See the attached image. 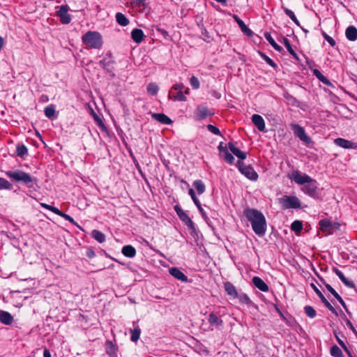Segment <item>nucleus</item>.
<instances>
[{"label": "nucleus", "instance_id": "48", "mask_svg": "<svg viewBox=\"0 0 357 357\" xmlns=\"http://www.w3.org/2000/svg\"><path fill=\"white\" fill-rule=\"evenodd\" d=\"M321 282L327 289V290L335 298L337 296H338V294L337 291L328 283H326L325 281L321 280Z\"/></svg>", "mask_w": 357, "mask_h": 357}, {"label": "nucleus", "instance_id": "58", "mask_svg": "<svg viewBox=\"0 0 357 357\" xmlns=\"http://www.w3.org/2000/svg\"><path fill=\"white\" fill-rule=\"evenodd\" d=\"M344 321L346 322L347 326L351 329L355 334H357V331L354 328L353 324L344 316Z\"/></svg>", "mask_w": 357, "mask_h": 357}, {"label": "nucleus", "instance_id": "50", "mask_svg": "<svg viewBox=\"0 0 357 357\" xmlns=\"http://www.w3.org/2000/svg\"><path fill=\"white\" fill-rule=\"evenodd\" d=\"M224 159L229 164H233L234 161V156L228 151L224 153Z\"/></svg>", "mask_w": 357, "mask_h": 357}, {"label": "nucleus", "instance_id": "62", "mask_svg": "<svg viewBox=\"0 0 357 357\" xmlns=\"http://www.w3.org/2000/svg\"><path fill=\"white\" fill-rule=\"evenodd\" d=\"M343 283L347 287H349V288H354L355 287L354 282L352 280H349L348 278H346V280H344Z\"/></svg>", "mask_w": 357, "mask_h": 357}, {"label": "nucleus", "instance_id": "12", "mask_svg": "<svg viewBox=\"0 0 357 357\" xmlns=\"http://www.w3.org/2000/svg\"><path fill=\"white\" fill-rule=\"evenodd\" d=\"M252 121L259 131H265V121L259 114H253L252 116Z\"/></svg>", "mask_w": 357, "mask_h": 357}, {"label": "nucleus", "instance_id": "19", "mask_svg": "<svg viewBox=\"0 0 357 357\" xmlns=\"http://www.w3.org/2000/svg\"><path fill=\"white\" fill-rule=\"evenodd\" d=\"M334 143L337 146L344 149H354L356 147L355 144L354 142L343 138L335 139L334 140Z\"/></svg>", "mask_w": 357, "mask_h": 357}, {"label": "nucleus", "instance_id": "46", "mask_svg": "<svg viewBox=\"0 0 357 357\" xmlns=\"http://www.w3.org/2000/svg\"><path fill=\"white\" fill-rule=\"evenodd\" d=\"M261 57L264 59V60L271 66L273 67V68H276L277 67V65L276 63L271 59L269 58L268 56H266L265 54L264 53H260Z\"/></svg>", "mask_w": 357, "mask_h": 357}, {"label": "nucleus", "instance_id": "7", "mask_svg": "<svg viewBox=\"0 0 357 357\" xmlns=\"http://www.w3.org/2000/svg\"><path fill=\"white\" fill-rule=\"evenodd\" d=\"M214 114L207 107L198 105L194 112V119L202 121Z\"/></svg>", "mask_w": 357, "mask_h": 357}, {"label": "nucleus", "instance_id": "6", "mask_svg": "<svg viewBox=\"0 0 357 357\" xmlns=\"http://www.w3.org/2000/svg\"><path fill=\"white\" fill-rule=\"evenodd\" d=\"M318 183L316 180L310 178L302 188L303 192L311 197L317 196Z\"/></svg>", "mask_w": 357, "mask_h": 357}, {"label": "nucleus", "instance_id": "13", "mask_svg": "<svg viewBox=\"0 0 357 357\" xmlns=\"http://www.w3.org/2000/svg\"><path fill=\"white\" fill-rule=\"evenodd\" d=\"M169 272L172 276L181 282L188 281V277L176 267L170 268Z\"/></svg>", "mask_w": 357, "mask_h": 357}, {"label": "nucleus", "instance_id": "64", "mask_svg": "<svg viewBox=\"0 0 357 357\" xmlns=\"http://www.w3.org/2000/svg\"><path fill=\"white\" fill-rule=\"evenodd\" d=\"M333 271L338 276L340 280L344 277L343 273L336 267L333 268Z\"/></svg>", "mask_w": 357, "mask_h": 357}, {"label": "nucleus", "instance_id": "34", "mask_svg": "<svg viewBox=\"0 0 357 357\" xmlns=\"http://www.w3.org/2000/svg\"><path fill=\"white\" fill-rule=\"evenodd\" d=\"M331 355L333 357H344L343 353L339 347L333 345L331 348Z\"/></svg>", "mask_w": 357, "mask_h": 357}, {"label": "nucleus", "instance_id": "24", "mask_svg": "<svg viewBox=\"0 0 357 357\" xmlns=\"http://www.w3.org/2000/svg\"><path fill=\"white\" fill-rule=\"evenodd\" d=\"M106 353L109 357H117V347L112 341L106 342Z\"/></svg>", "mask_w": 357, "mask_h": 357}, {"label": "nucleus", "instance_id": "40", "mask_svg": "<svg viewBox=\"0 0 357 357\" xmlns=\"http://www.w3.org/2000/svg\"><path fill=\"white\" fill-rule=\"evenodd\" d=\"M13 185L3 178H0V189L11 190Z\"/></svg>", "mask_w": 357, "mask_h": 357}, {"label": "nucleus", "instance_id": "32", "mask_svg": "<svg viewBox=\"0 0 357 357\" xmlns=\"http://www.w3.org/2000/svg\"><path fill=\"white\" fill-rule=\"evenodd\" d=\"M92 237L96 239L98 243H103L105 241V234L96 229H94L91 232Z\"/></svg>", "mask_w": 357, "mask_h": 357}, {"label": "nucleus", "instance_id": "21", "mask_svg": "<svg viewBox=\"0 0 357 357\" xmlns=\"http://www.w3.org/2000/svg\"><path fill=\"white\" fill-rule=\"evenodd\" d=\"M228 147L229 150L231 151V153L234 154L240 160H242L246 158L247 153L237 149L231 142H229L228 144Z\"/></svg>", "mask_w": 357, "mask_h": 357}, {"label": "nucleus", "instance_id": "28", "mask_svg": "<svg viewBox=\"0 0 357 357\" xmlns=\"http://www.w3.org/2000/svg\"><path fill=\"white\" fill-rule=\"evenodd\" d=\"M282 43L287 48L289 53L297 61H300L299 57L298 54L295 52L294 49L292 48V46L290 43V41L285 37L282 38Z\"/></svg>", "mask_w": 357, "mask_h": 357}, {"label": "nucleus", "instance_id": "3", "mask_svg": "<svg viewBox=\"0 0 357 357\" xmlns=\"http://www.w3.org/2000/svg\"><path fill=\"white\" fill-rule=\"evenodd\" d=\"M82 43L91 49H100L103 44L102 37L98 31H89L82 37Z\"/></svg>", "mask_w": 357, "mask_h": 357}, {"label": "nucleus", "instance_id": "15", "mask_svg": "<svg viewBox=\"0 0 357 357\" xmlns=\"http://www.w3.org/2000/svg\"><path fill=\"white\" fill-rule=\"evenodd\" d=\"M234 18L239 27L241 28V31L246 35L247 36L252 37L254 34L253 31L250 29L246 24L244 23L243 20H241L237 15H234Z\"/></svg>", "mask_w": 357, "mask_h": 357}, {"label": "nucleus", "instance_id": "8", "mask_svg": "<svg viewBox=\"0 0 357 357\" xmlns=\"http://www.w3.org/2000/svg\"><path fill=\"white\" fill-rule=\"evenodd\" d=\"M291 128L296 137H298L302 142L308 144L312 140L311 138L306 135L305 129L298 124H291Z\"/></svg>", "mask_w": 357, "mask_h": 357}, {"label": "nucleus", "instance_id": "14", "mask_svg": "<svg viewBox=\"0 0 357 357\" xmlns=\"http://www.w3.org/2000/svg\"><path fill=\"white\" fill-rule=\"evenodd\" d=\"M151 117L160 122V123L162 124H164V125H170L172 123V121L170 119L169 117H168L167 115H165V114H162V113H152L151 114Z\"/></svg>", "mask_w": 357, "mask_h": 357}, {"label": "nucleus", "instance_id": "55", "mask_svg": "<svg viewBox=\"0 0 357 357\" xmlns=\"http://www.w3.org/2000/svg\"><path fill=\"white\" fill-rule=\"evenodd\" d=\"M94 121L96 122L97 125L100 128H105V125L100 116H98L96 113L93 112Z\"/></svg>", "mask_w": 357, "mask_h": 357}, {"label": "nucleus", "instance_id": "61", "mask_svg": "<svg viewBox=\"0 0 357 357\" xmlns=\"http://www.w3.org/2000/svg\"><path fill=\"white\" fill-rule=\"evenodd\" d=\"M174 209L176 211L178 218H180L181 216L185 213V212H184L178 205H175L174 206Z\"/></svg>", "mask_w": 357, "mask_h": 357}, {"label": "nucleus", "instance_id": "11", "mask_svg": "<svg viewBox=\"0 0 357 357\" xmlns=\"http://www.w3.org/2000/svg\"><path fill=\"white\" fill-rule=\"evenodd\" d=\"M114 61L111 56V54H106V56L100 61V66L108 73H113L114 70Z\"/></svg>", "mask_w": 357, "mask_h": 357}, {"label": "nucleus", "instance_id": "43", "mask_svg": "<svg viewBox=\"0 0 357 357\" xmlns=\"http://www.w3.org/2000/svg\"><path fill=\"white\" fill-rule=\"evenodd\" d=\"M321 301L333 314L337 315L336 310L332 306V305L328 301V300L326 298H323L322 300Z\"/></svg>", "mask_w": 357, "mask_h": 357}, {"label": "nucleus", "instance_id": "45", "mask_svg": "<svg viewBox=\"0 0 357 357\" xmlns=\"http://www.w3.org/2000/svg\"><path fill=\"white\" fill-rule=\"evenodd\" d=\"M132 4L135 7L145 8L146 7V0H132Z\"/></svg>", "mask_w": 357, "mask_h": 357}, {"label": "nucleus", "instance_id": "30", "mask_svg": "<svg viewBox=\"0 0 357 357\" xmlns=\"http://www.w3.org/2000/svg\"><path fill=\"white\" fill-rule=\"evenodd\" d=\"M116 20L119 25L123 26H127L130 22L126 15L121 13H117L116 14Z\"/></svg>", "mask_w": 357, "mask_h": 357}, {"label": "nucleus", "instance_id": "38", "mask_svg": "<svg viewBox=\"0 0 357 357\" xmlns=\"http://www.w3.org/2000/svg\"><path fill=\"white\" fill-rule=\"evenodd\" d=\"M304 312L306 314V315L311 319L314 318L317 315L316 310L314 309L313 307L310 305L305 306Z\"/></svg>", "mask_w": 357, "mask_h": 357}, {"label": "nucleus", "instance_id": "51", "mask_svg": "<svg viewBox=\"0 0 357 357\" xmlns=\"http://www.w3.org/2000/svg\"><path fill=\"white\" fill-rule=\"evenodd\" d=\"M201 33L202 39L208 42V39L210 38V36L206 29L204 26L201 27Z\"/></svg>", "mask_w": 357, "mask_h": 357}, {"label": "nucleus", "instance_id": "52", "mask_svg": "<svg viewBox=\"0 0 357 357\" xmlns=\"http://www.w3.org/2000/svg\"><path fill=\"white\" fill-rule=\"evenodd\" d=\"M207 129L208 131H210L211 132H212L214 135H220V130H219V128H218L217 127H215L211 124H208L207 126Z\"/></svg>", "mask_w": 357, "mask_h": 357}, {"label": "nucleus", "instance_id": "63", "mask_svg": "<svg viewBox=\"0 0 357 357\" xmlns=\"http://www.w3.org/2000/svg\"><path fill=\"white\" fill-rule=\"evenodd\" d=\"M333 271L338 276L340 280L344 277L343 273L336 267L333 268Z\"/></svg>", "mask_w": 357, "mask_h": 357}, {"label": "nucleus", "instance_id": "5", "mask_svg": "<svg viewBox=\"0 0 357 357\" xmlns=\"http://www.w3.org/2000/svg\"><path fill=\"white\" fill-rule=\"evenodd\" d=\"M236 167L239 172L248 179L254 181L257 180L258 174L251 165H245L243 161L238 160Z\"/></svg>", "mask_w": 357, "mask_h": 357}, {"label": "nucleus", "instance_id": "35", "mask_svg": "<svg viewBox=\"0 0 357 357\" xmlns=\"http://www.w3.org/2000/svg\"><path fill=\"white\" fill-rule=\"evenodd\" d=\"M282 9L284 10V12L285 13V14L295 23L297 25L299 24V21L298 20V19L296 18L294 13L288 9L287 8H285L284 6H282Z\"/></svg>", "mask_w": 357, "mask_h": 357}, {"label": "nucleus", "instance_id": "18", "mask_svg": "<svg viewBox=\"0 0 357 357\" xmlns=\"http://www.w3.org/2000/svg\"><path fill=\"white\" fill-rule=\"evenodd\" d=\"M252 281L254 285L260 291L263 292H267L268 291L269 288L268 284L260 278L255 276L252 278Z\"/></svg>", "mask_w": 357, "mask_h": 357}, {"label": "nucleus", "instance_id": "10", "mask_svg": "<svg viewBox=\"0 0 357 357\" xmlns=\"http://www.w3.org/2000/svg\"><path fill=\"white\" fill-rule=\"evenodd\" d=\"M291 178L294 180L297 184L304 185L312 178L307 174H303L301 172L296 170L292 172Z\"/></svg>", "mask_w": 357, "mask_h": 357}, {"label": "nucleus", "instance_id": "31", "mask_svg": "<svg viewBox=\"0 0 357 357\" xmlns=\"http://www.w3.org/2000/svg\"><path fill=\"white\" fill-rule=\"evenodd\" d=\"M192 185L199 195H202L205 192L206 187L202 181L196 180L193 182Z\"/></svg>", "mask_w": 357, "mask_h": 357}, {"label": "nucleus", "instance_id": "37", "mask_svg": "<svg viewBox=\"0 0 357 357\" xmlns=\"http://www.w3.org/2000/svg\"><path fill=\"white\" fill-rule=\"evenodd\" d=\"M28 153V149L24 144L18 145L16 149V154L17 156L23 158Z\"/></svg>", "mask_w": 357, "mask_h": 357}, {"label": "nucleus", "instance_id": "25", "mask_svg": "<svg viewBox=\"0 0 357 357\" xmlns=\"http://www.w3.org/2000/svg\"><path fill=\"white\" fill-rule=\"evenodd\" d=\"M122 254L129 258H132L136 255L135 248L130 245H124L121 250Z\"/></svg>", "mask_w": 357, "mask_h": 357}, {"label": "nucleus", "instance_id": "20", "mask_svg": "<svg viewBox=\"0 0 357 357\" xmlns=\"http://www.w3.org/2000/svg\"><path fill=\"white\" fill-rule=\"evenodd\" d=\"M132 324L135 328L133 329H130V340L134 342H137L140 337L141 329L139 326L137 325V322L133 321Z\"/></svg>", "mask_w": 357, "mask_h": 357}, {"label": "nucleus", "instance_id": "1", "mask_svg": "<svg viewBox=\"0 0 357 357\" xmlns=\"http://www.w3.org/2000/svg\"><path fill=\"white\" fill-rule=\"evenodd\" d=\"M244 216L251 223L254 232L259 236H263L266 231V220L264 214L255 208H246Z\"/></svg>", "mask_w": 357, "mask_h": 357}, {"label": "nucleus", "instance_id": "16", "mask_svg": "<svg viewBox=\"0 0 357 357\" xmlns=\"http://www.w3.org/2000/svg\"><path fill=\"white\" fill-rule=\"evenodd\" d=\"M208 321L211 326L217 328L221 327L223 325V321L215 312H211L208 317Z\"/></svg>", "mask_w": 357, "mask_h": 357}, {"label": "nucleus", "instance_id": "29", "mask_svg": "<svg viewBox=\"0 0 357 357\" xmlns=\"http://www.w3.org/2000/svg\"><path fill=\"white\" fill-rule=\"evenodd\" d=\"M179 218L188 227L189 229L195 230V225L194 222L186 213Z\"/></svg>", "mask_w": 357, "mask_h": 357}, {"label": "nucleus", "instance_id": "57", "mask_svg": "<svg viewBox=\"0 0 357 357\" xmlns=\"http://www.w3.org/2000/svg\"><path fill=\"white\" fill-rule=\"evenodd\" d=\"M264 38L267 40V41L271 44V46H273V44H275L276 42L271 36V33L268 32L264 33Z\"/></svg>", "mask_w": 357, "mask_h": 357}, {"label": "nucleus", "instance_id": "22", "mask_svg": "<svg viewBox=\"0 0 357 357\" xmlns=\"http://www.w3.org/2000/svg\"><path fill=\"white\" fill-rule=\"evenodd\" d=\"M224 287H225V291L227 293L228 295H229L234 298H237L238 296L237 290H236L235 286L231 282H225Z\"/></svg>", "mask_w": 357, "mask_h": 357}, {"label": "nucleus", "instance_id": "56", "mask_svg": "<svg viewBox=\"0 0 357 357\" xmlns=\"http://www.w3.org/2000/svg\"><path fill=\"white\" fill-rule=\"evenodd\" d=\"M188 193H189L190 196L191 197L195 204H197V202H199V200L197 197L194 190L190 188L188 191Z\"/></svg>", "mask_w": 357, "mask_h": 357}, {"label": "nucleus", "instance_id": "59", "mask_svg": "<svg viewBox=\"0 0 357 357\" xmlns=\"http://www.w3.org/2000/svg\"><path fill=\"white\" fill-rule=\"evenodd\" d=\"M319 81H321V82H323L324 84H326V85H330L331 84V82L330 81L327 79L326 77H325L322 73L320 74L319 75V77H317Z\"/></svg>", "mask_w": 357, "mask_h": 357}, {"label": "nucleus", "instance_id": "27", "mask_svg": "<svg viewBox=\"0 0 357 357\" xmlns=\"http://www.w3.org/2000/svg\"><path fill=\"white\" fill-rule=\"evenodd\" d=\"M345 34L349 40L354 41L357 39V29L354 26H349L346 29Z\"/></svg>", "mask_w": 357, "mask_h": 357}, {"label": "nucleus", "instance_id": "9", "mask_svg": "<svg viewBox=\"0 0 357 357\" xmlns=\"http://www.w3.org/2000/svg\"><path fill=\"white\" fill-rule=\"evenodd\" d=\"M68 9L69 8L67 5H62L56 13V16L59 17L60 21L63 24H68L71 21V16L68 13Z\"/></svg>", "mask_w": 357, "mask_h": 357}, {"label": "nucleus", "instance_id": "54", "mask_svg": "<svg viewBox=\"0 0 357 357\" xmlns=\"http://www.w3.org/2000/svg\"><path fill=\"white\" fill-rule=\"evenodd\" d=\"M335 338H336L338 344L344 349V350L345 351H347L348 354H349V351L348 348L347 347L344 341L340 338V337L338 336V335L337 333H335Z\"/></svg>", "mask_w": 357, "mask_h": 357}, {"label": "nucleus", "instance_id": "2", "mask_svg": "<svg viewBox=\"0 0 357 357\" xmlns=\"http://www.w3.org/2000/svg\"><path fill=\"white\" fill-rule=\"evenodd\" d=\"M6 175L13 182L22 183L28 188H33L37 183L36 177L31 176L29 174L20 169L7 171Z\"/></svg>", "mask_w": 357, "mask_h": 357}, {"label": "nucleus", "instance_id": "53", "mask_svg": "<svg viewBox=\"0 0 357 357\" xmlns=\"http://www.w3.org/2000/svg\"><path fill=\"white\" fill-rule=\"evenodd\" d=\"M174 100L178 101H185L186 97L185 96L182 91H178L176 94L174 96Z\"/></svg>", "mask_w": 357, "mask_h": 357}, {"label": "nucleus", "instance_id": "60", "mask_svg": "<svg viewBox=\"0 0 357 357\" xmlns=\"http://www.w3.org/2000/svg\"><path fill=\"white\" fill-rule=\"evenodd\" d=\"M174 209L176 211L178 218H180L181 216L185 213V212H184L178 205H175L174 206Z\"/></svg>", "mask_w": 357, "mask_h": 357}, {"label": "nucleus", "instance_id": "4", "mask_svg": "<svg viewBox=\"0 0 357 357\" xmlns=\"http://www.w3.org/2000/svg\"><path fill=\"white\" fill-rule=\"evenodd\" d=\"M278 200L283 209H297L301 207V201L296 196L284 195Z\"/></svg>", "mask_w": 357, "mask_h": 357}, {"label": "nucleus", "instance_id": "41", "mask_svg": "<svg viewBox=\"0 0 357 357\" xmlns=\"http://www.w3.org/2000/svg\"><path fill=\"white\" fill-rule=\"evenodd\" d=\"M237 298L239 299V301L242 303H245L248 305L252 304V301L246 294H241L238 295Z\"/></svg>", "mask_w": 357, "mask_h": 357}, {"label": "nucleus", "instance_id": "49", "mask_svg": "<svg viewBox=\"0 0 357 357\" xmlns=\"http://www.w3.org/2000/svg\"><path fill=\"white\" fill-rule=\"evenodd\" d=\"M190 82L193 89H197L199 88V81L196 77L192 76L190 79Z\"/></svg>", "mask_w": 357, "mask_h": 357}, {"label": "nucleus", "instance_id": "23", "mask_svg": "<svg viewBox=\"0 0 357 357\" xmlns=\"http://www.w3.org/2000/svg\"><path fill=\"white\" fill-rule=\"evenodd\" d=\"M131 38L135 43H140L144 38L143 31L139 29H134L131 32Z\"/></svg>", "mask_w": 357, "mask_h": 357}, {"label": "nucleus", "instance_id": "36", "mask_svg": "<svg viewBox=\"0 0 357 357\" xmlns=\"http://www.w3.org/2000/svg\"><path fill=\"white\" fill-rule=\"evenodd\" d=\"M147 93L151 96H155L158 93L159 88L155 83H150L147 86Z\"/></svg>", "mask_w": 357, "mask_h": 357}, {"label": "nucleus", "instance_id": "33", "mask_svg": "<svg viewBox=\"0 0 357 357\" xmlns=\"http://www.w3.org/2000/svg\"><path fill=\"white\" fill-rule=\"evenodd\" d=\"M44 113L45 115L50 119H53L56 118L55 107L53 105H50L46 107L45 108Z\"/></svg>", "mask_w": 357, "mask_h": 357}, {"label": "nucleus", "instance_id": "26", "mask_svg": "<svg viewBox=\"0 0 357 357\" xmlns=\"http://www.w3.org/2000/svg\"><path fill=\"white\" fill-rule=\"evenodd\" d=\"M0 321L6 325H10L13 321L12 315L6 311H0Z\"/></svg>", "mask_w": 357, "mask_h": 357}, {"label": "nucleus", "instance_id": "42", "mask_svg": "<svg viewBox=\"0 0 357 357\" xmlns=\"http://www.w3.org/2000/svg\"><path fill=\"white\" fill-rule=\"evenodd\" d=\"M321 301L333 314L337 315L336 310L332 306V305L328 301V300L326 298H323L322 300Z\"/></svg>", "mask_w": 357, "mask_h": 357}, {"label": "nucleus", "instance_id": "17", "mask_svg": "<svg viewBox=\"0 0 357 357\" xmlns=\"http://www.w3.org/2000/svg\"><path fill=\"white\" fill-rule=\"evenodd\" d=\"M319 225L320 229L324 232L332 233L334 229L333 222L328 219L321 220Z\"/></svg>", "mask_w": 357, "mask_h": 357}, {"label": "nucleus", "instance_id": "47", "mask_svg": "<svg viewBox=\"0 0 357 357\" xmlns=\"http://www.w3.org/2000/svg\"><path fill=\"white\" fill-rule=\"evenodd\" d=\"M40 206L45 208V209H47L52 212H53L55 214H57V213L59 212V208H56V207H54V206H50L47 204H45V203H40Z\"/></svg>", "mask_w": 357, "mask_h": 357}, {"label": "nucleus", "instance_id": "44", "mask_svg": "<svg viewBox=\"0 0 357 357\" xmlns=\"http://www.w3.org/2000/svg\"><path fill=\"white\" fill-rule=\"evenodd\" d=\"M58 215H59L60 217L64 218L66 220H68V222H70V223L73 224V225H76V222L74 220V219L70 216L68 214H66L64 213H63L62 211H61L60 210H59V212L57 213Z\"/></svg>", "mask_w": 357, "mask_h": 357}, {"label": "nucleus", "instance_id": "39", "mask_svg": "<svg viewBox=\"0 0 357 357\" xmlns=\"http://www.w3.org/2000/svg\"><path fill=\"white\" fill-rule=\"evenodd\" d=\"M291 229L295 232H300L303 229V224L300 220H295L291 223Z\"/></svg>", "mask_w": 357, "mask_h": 357}]
</instances>
